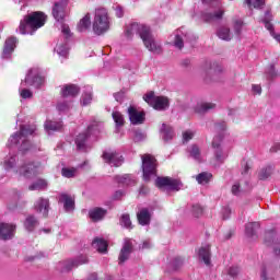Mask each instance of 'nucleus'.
<instances>
[{
	"label": "nucleus",
	"mask_w": 280,
	"mask_h": 280,
	"mask_svg": "<svg viewBox=\"0 0 280 280\" xmlns=\"http://www.w3.org/2000/svg\"><path fill=\"white\" fill-rule=\"evenodd\" d=\"M116 182L118 185H121L122 187H130L132 185L137 184V178L132 175H117L116 176Z\"/></svg>",
	"instance_id": "4be33fe9"
},
{
	"label": "nucleus",
	"mask_w": 280,
	"mask_h": 280,
	"mask_svg": "<svg viewBox=\"0 0 280 280\" xmlns=\"http://www.w3.org/2000/svg\"><path fill=\"white\" fill-rule=\"evenodd\" d=\"M128 115L130 122L133 126H139L145 121V112L138 110V108L135 106H130L128 108Z\"/></svg>",
	"instance_id": "dca6fc26"
},
{
	"label": "nucleus",
	"mask_w": 280,
	"mask_h": 280,
	"mask_svg": "<svg viewBox=\"0 0 280 280\" xmlns=\"http://www.w3.org/2000/svg\"><path fill=\"white\" fill-rule=\"evenodd\" d=\"M279 150H280V142L275 143V144L271 147V149H270L271 152H279Z\"/></svg>",
	"instance_id": "0e129e2a"
},
{
	"label": "nucleus",
	"mask_w": 280,
	"mask_h": 280,
	"mask_svg": "<svg viewBox=\"0 0 280 280\" xmlns=\"http://www.w3.org/2000/svg\"><path fill=\"white\" fill-rule=\"evenodd\" d=\"M84 264H89V258L86 256H79L74 260H63L57 265V270L60 272H69L73 270V268H78V266H82Z\"/></svg>",
	"instance_id": "9b49d317"
},
{
	"label": "nucleus",
	"mask_w": 280,
	"mask_h": 280,
	"mask_svg": "<svg viewBox=\"0 0 280 280\" xmlns=\"http://www.w3.org/2000/svg\"><path fill=\"white\" fill-rule=\"evenodd\" d=\"M116 16L121 19L124 16V9L121 7H116Z\"/></svg>",
	"instance_id": "680f3d73"
},
{
	"label": "nucleus",
	"mask_w": 280,
	"mask_h": 280,
	"mask_svg": "<svg viewBox=\"0 0 280 280\" xmlns=\"http://www.w3.org/2000/svg\"><path fill=\"white\" fill-rule=\"evenodd\" d=\"M156 187H168V189L173 191H179L180 187H183V183L178 179L170 178V177H158L155 180Z\"/></svg>",
	"instance_id": "f8f14e48"
},
{
	"label": "nucleus",
	"mask_w": 280,
	"mask_h": 280,
	"mask_svg": "<svg viewBox=\"0 0 280 280\" xmlns=\"http://www.w3.org/2000/svg\"><path fill=\"white\" fill-rule=\"evenodd\" d=\"M16 174L23 176V178H34L38 174H43V165L40 163H24L20 168H18Z\"/></svg>",
	"instance_id": "9d476101"
},
{
	"label": "nucleus",
	"mask_w": 280,
	"mask_h": 280,
	"mask_svg": "<svg viewBox=\"0 0 280 280\" xmlns=\"http://www.w3.org/2000/svg\"><path fill=\"white\" fill-rule=\"evenodd\" d=\"M137 218L141 226H148V224H150V218H151L150 210H148V208L141 209L137 213Z\"/></svg>",
	"instance_id": "a878e982"
},
{
	"label": "nucleus",
	"mask_w": 280,
	"mask_h": 280,
	"mask_svg": "<svg viewBox=\"0 0 280 280\" xmlns=\"http://www.w3.org/2000/svg\"><path fill=\"white\" fill-rule=\"evenodd\" d=\"M36 132V125H24L20 127V132H15L13 136L10 137L8 141L9 148H14L16 145L22 152H36V147L30 143V137Z\"/></svg>",
	"instance_id": "f03ea898"
},
{
	"label": "nucleus",
	"mask_w": 280,
	"mask_h": 280,
	"mask_svg": "<svg viewBox=\"0 0 280 280\" xmlns=\"http://www.w3.org/2000/svg\"><path fill=\"white\" fill-rule=\"evenodd\" d=\"M217 36L221 39V40H231V38H233V35L231 34V30L226 26H222L218 30L217 32Z\"/></svg>",
	"instance_id": "72a5a7b5"
},
{
	"label": "nucleus",
	"mask_w": 280,
	"mask_h": 280,
	"mask_svg": "<svg viewBox=\"0 0 280 280\" xmlns=\"http://www.w3.org/2000/svg\"><path fill=\"white\" fill-rule=\"evenodd\" d=\"M215 108V104L213 103H198L195 107V113H207L208 110H213Z\"/></svg>",
	"instance_id": "4c0bfd02"
},
{
	"label": "nucleus",
	"mask_w": 280,
	"mask_h": 280,
	"mask_svg": "<svg viewBox=\"0 0 280 280\" xmlns=\"http://www.w3.org/2000/svg\"><path fill=\"white\" fill-rule=\"evenodd\" d=\"M252 89L256 95H261V85H253Z\"/></svg>",
	"instance_id": "e2e57ef3"
},
{
	"label": "nucleus",
	"mask_w": 280,
	"mask_h": 280,
	"mask_svg": "<svg viewBox=\"0 0 280 280\" xmlns=\"http://www.w3.org/2000/svg\"><path fill=\"white\" fill-rule=\"evenodd\" d=\"M199 259L206 264V266H211V246L205 245L199 249Z\"/></svg>",
	"instance_id": "5701e85b"
},
{
	"label": "nucleus",
	"mask_w": 280,
	"mask_h": 280,
	"mask_svg": "<svg viewBox=\"0 0 280 280\" xmlns=\"http://www.w3.org/2000/svg\"><path fill=\"white\" fill-rule=\"evenodd\" d=\"M257 229H259V223L257 222L247 223L245 225V234L247 235V237H253Z\"/></svg>",
	"instance_id": "a19ab883"
},
{
	"label": "nucleus",
	"mask_w": 280,
	"mask_h": 280,
	"mask_svg": "<svg viewBox=\"0 0 280 280\" xmlns=\"http://www.w3.org/2000/svg\"><path fill=\"white\" fill-rule=\"evenodd\" d=\"M160 135L163 141H172L174 139V129L170 125L163 124L160 129Z\"/></svg>",
	"instance_id": "b1692460"
},
{
	"label": "nucleus",
	"mask_w": 280,
	"mask_h": 280,
	"mask_svg": "<svg viewBox=\"0 0 280 280\" xmlns=\"http://www.w3.org/2000/svg\"><path fill=\"white\" fill-rule=\"evenodd\" d=\"M71 108V103L67 102V101H60L57 104V110L59 113H67V110H69Z\"/></svg>",
	"instance_id": "a18cd8bd"
},
{
	"label": "nucleus",
	"mask_w": 280,
	"mask_h": 280,
	"mask_svg": "<svg viewBox=\"0 0 280 280\" xmlns=\"http://www.w3.org/2000/svg\"><path fill=\"white\" fill-rule=\"evenodd\" d=\"M52 16L57 21H62L65 19V3L56 2L52 8Z\"/></svg>",
	"instance_id": "bb28decb"
},
{
	"label": "nucleus",
	"mask_w": 280,
	"mask_h": 280,
	"mask_svg": "<svg viewBox=\"0 0 280 280\" xmlns=\"http://www.w3.org/2000/svg\"><path fill=\"white\" fill-rule=\"evenodd\" d=\"M88 280H97V273H92V275H90V277L88 278Z\"/></svg>",
	"instance_id": "774afa93"
},
{
	"label": "nucleus",
	"mask_w": 280,
	"mask_h": 280,
	"mask_svg": "<svg viewBox=\"0 0 280 280\" xmlns=\"http://www.w3.org/2000/svg\"><path fill=\"white\" fill-rule=\"evenodd\" d=\"M249 8H255L256 10H261V7L266 3V0H246Z\"/></svg>",
	"instance_id": "c03bdc74"
},
{
	"label": "nucleus",
	"mask_w": 280,
	"mask_h": 280,
	"mask_svg": "<svg viewBox=\"0 0 280 280\" xmlns=\"http://www.w3.org/2000/svg\"><path fill=\"white\" fill-rule=\"evenodd\" d=\"M267 73L268 80H272V78H277V71H275V66H270Z\"/></svg>",
	"instance_id": "5fc2aeb1"
},
{
	"label": "nucleus",
	"mask_w": 280,
	"mask_h": 280,
	"mask_svg": "<svg viewBox=\"0 0 280 280\" xmlns=\"http://www.w3.org/2000/svg\"><path fill=\"white\" fill-rule=\"evenodd\" d=\"M34 209L36 213L42 215V218H47L49 215V209H50V203L48 198H38L35 203H34Z\"/></svg>",
	"instance_id": "2eb2a0df"
},
{
	"label": "nucleus",
	"mask_w": 280,
	"mask_h": 280,
	"mask_svg": "<svg viewBox=\"0 0 280 280\" xmlns=\"http://www.w3.org/2000/svg\"><path fill=\"white\" fill-rule=\"evenodd\" d=\"M48 183L45 179H37L28 186L30 191H43L47 189Z\"/></svg>",
	"instance_id": "2f4dec72"
},
{
	"label": "nucleus",
	"mask_w": 280,
	"mask_h": 280,
	"mask_svg": "<svg viewBox=\"0 0 280 280\" xmlns=\"http://www.w3.org/2000/svg\"><path fill=\"white\" fill-rule=\"evenodd\" d=\"M272 174V168L270 166L264 167L258 172L259 180H266Z\"/></svg>",
	"instance_id": "37998d69"
},
{
	"label": "nucleus",
	"mask_w": 280,
	"mask_h": 280,
	"mask_svg": "<svg viewBox=\"0 0 280 280\" xmlns=\"http://www.w3.org/2000/svg\"><path fill=\"white\" fill-rule=\"evenodd\" d=\"M194 131L191 130H186L184 133H183V139L184 141L187 143V141H191V139H194Z\"/></svg>",
	"instance_id": "603ef678"
},
{
	"label": "nucleus",
	"mask_w": 280,
	"mask_h": 280,
	"mask_svg": "<svg viewBox=\"0 0 280 280\" xmlns=\"http://www.w3.org/2000/svg\"><path fill=\"white\" fill-rule=\"evenodd\" d=\"M183 264H184V260L180 257H176L172 262L174 270H178V268H180Z\"/></svg>",
	"instance_id": "864d4df0"
},
{
	"label": "nucleus",
	"mask_w": 280,
	"mask_h": 280,
	"mask_svg": "<svg viewBox=\"0 0 280 280\" xmlns=\"http://www.w3.org/2000/svg\"><path fill=\"white\" fill-rule=\"evenodd\" d=\"M14 49H16V37H9L4 42L2 58H4V60L10 59V57L12 56V51H14Z\"/></svg>",
	"instance_id": "6ab92c4d"
},
{
	"label": "nucleus",
	"mask_w": 280,
	"mask_h": 280,
	"mask_svg": "<svg viewBox=\"0 0 280 280\" xmlns=\"http://www.w3.org/2000/svg\"><path fill=\"white\" fill-rule=\"evenodd\" d=\"M61 32H62V34H65V36H67V38H69V36H71V30L69 28V25H67V24L61 25Z\"/></svg>",
	"instance_id": "13d9d810"
},
{
	"label": "nucleus",
	"mask_w": 280,
	"mask_h": 280,
	"mask_svg": "<svg viewBox=\"0 0 280 280\" xmlns=\"http://www.w3.org/2000/svg\"><path fill=\"white\" fill-rule=\"evenodd\" d=\"M42 84H45V78L40 77L38 69H31L25 80L22 81L20 85V96L22 100H30V97H32V91L27 90L25 86H35V89H40Z\"/></svg>",
	"instance_id": "20e7f679"
},
{
	"label": "nucleus",
	"mask_w": 280,
	"mask_h": 280,
	"mask_svg": "<svg viewBox=\"0 0 280 280\" xmlns=\"http://www.w3.org/2000/svg\"><path fill=\"white\" fill-rule=\"evenodd\" d=\"M91 27V15L88 13L83 19L80 20L77 30L78 32H86Z\"/></svg>",
	"instance_id": "e433bc0d"
},
{
	"label": "nucleus",
	"mask_w": 280,
	"mask_h": 280,
	"mask_svg": "<svg viewBox=\"0 0 280 280\" xmlns=\"http://www.w3.org/2000/svg\"><path fill=\"white\" fill-rule=\"evenodd\" d=\"M3 168L8 172L12 168H14V165H16V155H9L4 159Z\"/></svg>",
	"instance_id": "58836bf2"
},
{
	"label": "nucleus",
	"mask_w": 280,
	"mask_h": 280,
	"mask_svg": "<svg viewBox=\"0 0 280 280\" xmlns=\"http://www.w3.org/2000/svg\"><path fill=\"white\" fill-rule=\"evenodd\" d=\"M205 209H202L200 207V205H195L192 206V214L195 215V218H200V215H202Z\"/></svg>",
	"instance_id": "8fccbe9b"
},
{
	"label": "nucleus",
	"mask_w": 280,
	"mask_h": 280,
	"mask_svg": "<svg viewBox=\"0 0 280 280\" xmlns=\"http://www.w3.org/2000/svg\"><path fill=\"white\" fill-rule=\"evenodd\" d=\"M125 34L127 38H131L133 34H138L144 46L152 54H161V44L154 39V36H152V32L150 31L149 26L139 23H132L126 27Z\"/></svg>",
	"instance_id": "f257e3e1"
},
{
	"label": "nucleus",
	"mask_w": 280,
	"mask_h": 280,
	"mask_svg": "<svg viewBox=\"0 0 280 280\" xmlns=\"http://www.w3.org/2000/svg\"><path fill=\"white\" fill-rule=\"evenodd\" d=\"M47 21V15L40 11L33 12L24 18L20 23V34H34L36 30H40Z\"/></svg>",
	"instance_id": "7ed1b4c3"
},
{
	"label": "nucleus",
	"mask_w": 280,
	"mask_h": 280,
	"mask_svg": "<svg viewBox=\"0 0 280 280\" xmlns=\"http://www.w3.org/2000/svg\"><path fill=\"white\" fill-rule=\"evenodd\" d=\"M114 97L116 100V102H121L122 97H124V93L119 92L114 94Z\"/></svg>",
	"instance_id": "69168bd1"
},
{
	"label": "nucleus",
	"mask_w": 280,
	"mask_h": 280,
	"mask_svg": "<svg viewBox=\"0 0 280 280\" xmlns=\"http://www.w3.org/2000/svg\"><path fill=\"white\" fill-rule=\"evenodd\" d=\"M102 156L112 167H119L124 163V159L116 151H105Z\"/></svg>",
	"instance_id": "ddd939ff"
},
{
	"label": "nucleus",
	"mask_w": 280,
	"mask_h": 280,
	"mask_svg": "<svg viewBox=\"0 0 280 280\" xmlns=\"http://www.w3.org/2000/svg\"><path fill=\"white\" fill-rule=\"evenodd\" d=\"M93 102V88L86 86L81 96V106H89Z\"/></svg>",
	"instance_id": "c756f323"
},
{
	"label": "nucleus",
	"mask_w": 280,
	"mask_h": 280,
	"mask_svg": "<svg viewBox=\"0 0 280 280\" xmlns=\"http://www.w3.org/2000/svg\"><path fill=\"white\" fill-rule=\"evenodd\" d=\"M92 246L93 248L97 249L98 253H108V242L104 241V238H94V241L92 242Z\"/></svg>",
	"instance_id": "393cba45"
},
{
	"label": "nucleus",
	"mask_w": 280,
	"mask_h": 280,
	"mask_svg": "<svg viewBox=\"0 0 280 280\" xmlns=\"http://www.w3.org/2000/svg\"><path fill=\"white\" fill-rule=\"evenodd\" d=\"M143 139V133L137 132L135 137V141H141Z\"/></svg>",
	"instance_id": "338daca9"
},
{
	"label": "nucleus",
	"mask_w": 280,
	"mask_h": 280,
	"mask_svg": "<svg viewBox=\"0 0 280 280\" xmlns=\"http://www.w3.org/2000/svg\"><path fill=\"white\" fill-rule=\"evenodd\" d=\"M100 130H102V125H100L98 122H93L88 127L86 132L77 136V150H80L81 152H86V150H89V139L92 137L96 138Z\"/></svg>",
	"instance_id": "423d86ee"
},
{
	"label": "nucleus",
	"mask_w": 280,
	"mask_h": 280,
	"mask_svg": "<svg viewBox=\"0 0 280 280\" xmlns=\"http://www.w3.org/2000/svg\"><path fill=\"white\" fill-rule=\"evenodd\" d=\"M89 215L93 222H100L106 215V210L104 208H93L89 211Z\"/></svg>",
	"instance_id": "cd10ccee"
},
{
	"label": "nucleus",
	"mask_w": 280,
	"mask_h": 280,
	"mask_svg": "<svg viewBox=\"0 0 280 280\" xmlns=\"http://www.w3.org/2000/svg\"><path fill=\"white\" fill-rule=\"evenodd\" d=\"M185 28H178L171 35V40H173L174 47L180 49L185 45V40H187V33L184 31Z\"/></svg>",
	"instance_id": "f3484780"
},
{
	"label": "nucleus",
	"mask_w": 280,
	"mask_h": 280,
	"mask_svg": "<svg viewBox=\"0 0 280 280\" xmlns=\"http://www.w3.org/2000/svg\"><path fill=\"white\" fill-rule=\"evenodd\" d=\"M16 225L9 223H0V240H12L14 237Z\"/></svg>",
	"instance_id": "a211bd4d"
},
{
	"label": "nucleus",
	"mask_w": 280,
	"mask_h": 280,
	"mask_svg": "<svg viewBox=\"0 0 280 280\" xmlns=\"http://www.w3.org/2000/svg\"><path fill=\"white\" fill-rule=\"evenodd\" d=\"M143 100L155 110H165V108L170 107V100L165 96H156L154 95V92L145 94Z\"/></svg>",
	"instance_id": "1a4fd4ad"
},
{
	"label": "nucleus",
	"mask_w": 280,
	"mask_h": 280,
	"mask_svg": "<svg viewBox=\"0 0 280 280\" xmlns=\"http://www.w3.org/2000/svg\"><path fill=\"white\" fill-rule=\"evenodd\" d=\"M142 172L145 183L156 176V159H154V156L150 154L142 155Z\"/></svg>",
	"instance_id": "6e6552de"
},
{
	"label": "nucleus",
	"mask_w": 280,
	"mask_h": 280,
	"mask_svg": "<svg viewBox=\"0 0 280 280\" xmlns=\"http://www.w3.org/2000/svg\"><path fill=\"white\" fill-rule=\"evenodd\" d=\"M148 248H152V243L150 241H144L142 245L140 246L141 250H148Z\"/></svg>",
	"instance_id": "052dcab7"
},
{
	"label": "nucleus",
	"mask_w": 280,
	"mask_h": 280,
	"mask_svg": "<svg viewBox=\"0 0 280 280\" xmlns=\"http://www.w3.org/2000/svg\"><path fill=\"white\" fill-rule=\"evenodd\" d=\"M78 172V170L75 168H62L61 174L62 176H65V178H73V176H75V173Z\"/></svg>",
	"instance_id": "09e8293b"
},
{
	"label": "nucleus",
	"mask_w": 280,
	"mask_h": 280,
	"mask_svg": "<svg viewBox=\"0 0 280 280\" xmlns=\"http://www.w3.org/2000/svg\"><path fill=\"white\" fill-rule=\"evenodd\" d=\"M187 152L190 156V159H194L195 161H202V153H200V148L197 144H192L188 147Z\"/></svg>",
	"instance_id": "7c9ffc66"
},
{
	"label": "nucleus",
	"mask_w": 280,
	"mask_h": 280,
	"mask_svg": "<svg viewBox=\"0 0 280 280\" xmlns=\"http://www.w3.org/2000/svg\"><path fill=\"white\" fill-rule=\"evenodd\" d=\"M36 226H38V219H36V217L34 215H28L26 218V220L24 221V228L26 229V231H34V229H36Z\"/></svg>",
	"instance_id": "c9c22d12"
},
{
	"label": "nucleus",
	"mask_w": 280,
	"mask_h": 280,
	"mask_svg": "<svg viewBox=\"0 0 280 280\" xmlns=\"http://www.w3.org/2000/svg\"><path fill=\"white\" fill-rule=\"evenodd\" d=\"M59 202H62L63 209L68 212L75 209V199L71 195L61 194L59 196Z\"/></svg>",
	"instance_id": "412c9836"
},
{
	"label": "nucleus",
	"mask_w": 280,
	"mask_h": 280,
	"mask_svg": "<svg viewBox=\"0 0 280 280\" xmlns=\"http://www.w3.org/2000/svg\"><path fill=\"white\" fill-rule=\"evenodd\" d=\"M120 224L121 226H125V229H132V222L130 221V215L122 214L120 218Z\"/></svg>",
	"instance_id": "49530a36"
},
{
	"label": "nucleus",
	"mask_w": 280,
	"mask_h": 280,
	"mask_svg": "<svg viewBox=\"0 0 280 280\" xmlns=\"http://www.w3.org/2000/svg\"><path fill=\"white\" fill-rule=\"evenodd\" d=\"M233 196H240V182H235L232 186Z\"/></svg>",
	"instance_id": "bf43d9fd"
},
{
	"label": "nucleus",
	"mask_w": 280,
	"mask_h": 280,
	"mask_svg": "<svg viewBox=\"0 0 280 280\" xmlns=\"http://www.w3.org/2000/svg\"><path fill=\"white\" fill-rule=\"evenodd\" d=\"M55 51H57L58 56L61 58H67V56H69V45L67 44V39L61 44H57Z\"/></svg>",
	"instance_id": "f704fd0d"
},
{
	"label": "nucleus",
	"mask_w": 280,
	"mask_h": 280,
	"mask_svg": "<svg viewBox=\"0 0 280 280\" xmlns=\"http://www.w3.org/2000/svg\"><path fill=\"white\" fill-rule=\"evenodd\" d=\"M110 30V18L108 16V10L106 8H97L95 10L94 21H93V32L97 36L106 34Z\"/></svg>",
	"instance_id": "39448f33"
},
{
	"label": "nucleus",
	"mask_w": 280,
	"mask_h": 280,
	"mask_svg": "<svg viewBox=\"0 0 280 280\" xmlns=\"http://www.w3.org/2000/svg\"><path fill=\"white\" fill-rule=\"evenodd\" d=\"M211 178H213V175L211 173L203 172L197 175L196 180L197 183H199V185H207V183H209Z\"/></svg>",
	"instance_id": "ea45409f"
},
{
	"label": "nucleus",
	"mask_w": 280,
	"mask_h": 280,
	"mask_svg": "<svg viewBox=\"0 0 280 280\" xmlns=\"http://www.w3.org/2000/svg\"><path fill=\"white\" fill-rule=\"evenodd\" d=\"M215 132H224L226 130V122L221 121L214 125Z\"/></svg>",
	"instance_id": "3c124183"
},
{
	"label": "nucleus",
	"mask_w": 280,
	"mask_h": 280,
	"mask_svg": "<svg viewBox=\"0 0 280 280\" xmlns=\"http://www.w3.org/2000/svg\"><path fill=\"white\" fill-rule=\"evenodd\" d=\"M222 218L223 220H229V218H231V208L225 207L222 209Z\"/></svg>",
	"instance_id": "4d7b16f0"
},
{
	"label": "nucleus",
	"mask_w": 280,
	"mask_h": 280,
	"mask_svg": "<svg viewBox=\"0 0 280 280\" xmlns=\"http://www.w3.org/2000/svg\"><path fill=\"white\" fill-rule=\"evenodd\" d=\"M243 28H244V21H242V20L234 21V32H235L236 36L242 35Z\"/></svg>",
	"instance_id": "de8ad7c7"
},
{
	"label": "nucleus",
	"mask_w": 280,
	"mask_h": 280,
	"mask_svg": "<svg viewBox=\"0 0 280 280\" xmlns=\"http://www.w3.org/2000/svg\"><path fill=\"white\" fill-rule=\"evenodd\" d=\"M78 93H80V88H78V85H66L62 90H61V95L62 97H75V95H78Z\"/></svg>",
	"instance_id": "c85d7f7f"
},
{
	"label": "nucleus",
	"mask_w": 280,
	"mask_h": 280,
	"mask_svg": "<svg viewBox=\"0 0 280 280\" xmlns=\"http://www.w3.org/2000/svg\"><path fill=\"white\" fill-rule=\"evenodd\" d=\"M221 0H202V3L205 5L210 7V11L202 13L201 18L206 23H211L212 21H218L222 19V14H224V11L222 10V3Z\"/></svg>",
	"instance_id": "0eeeda50"
},
{
	"label": "nucleus",
	"mask_w": 280,
	"mask_h": 280,
	"mask_svg": "<svg viewBox=\"0 0 280 280\" xmlns=\"http://www.w3.org/2000/svg\"><path fill=\"white\" fill-rule=\"evenodd\" d=\"M62 129V121H51L47 120L45 122V130L46 132H56Z\"/></svg>",
	"instance_id": "473e14b6"
},
{
	"label": "nucleus",
	"mask_w": 280,
	"mask_h": 280,
	"mask_svg": "<svg viewBox=\"0 0 280 280\" xmlns=\"http://www.w3.org/2000/svg\"><path fill=\"white\" fill-rule=\"evenodd\" d=\"M222 141V136H217L213 138L212 141V148L214 149V159L217 163H224L226 161V152L222 150V147H220V142Z\"/></svg>",
	"instance_id": "4468645a"
},
{
	"label": "nucleus",
	"mask_w": 280,
	"mask_h": 280,
	"mask_svg": "<svg viewBox=\"0 0 280 280\" xmlns=\"http://www.w3.org/2000/svg\"><path fill=\"white\" fill-rule=\"evenodd\" d=\"M130 253H132V240L126 238L119 254V264L127 261L128 257H130Z\"/></svg>",
	"instance_id": "aec40b11"
},
{
	"label": "nucleus",
	"mask_w": 280,
	"mask_h": 280,
	"mask_svg": "<svg viewBox=\"0 0 280 280\" xmlns=\"http://www.w3.org/2000/svg\"><path fill=\"white\" fill-rule=\"evenodd\" d=\"M229 277H237L240 275V268L238 267H231L228 271Z\"/></svg>",
	"instance_id": "6e6d98bb"
},
{
	"label": "nucleus",
	"mask_w": 280,
	"mask_h": 280,
	"mask_svg": "<svg viewBox=\"0 0 280 280\" xmlns=\"http://www.w3.org/2000/svg\"><path fill=\"white\" fill-rule=\"evenodd\" d=\"M112 117L116 124V128H120V126H124L125 119H124V115H121V113L113 112Z\"/></svg>",
	"instance_id": "79ce46f5"
}]
</instances>
